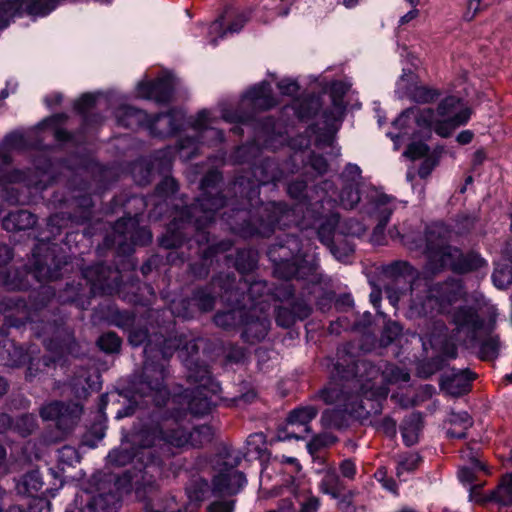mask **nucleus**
I'll use <instances>...</instances> for the list:
<instances>
[{
	"mask_svg": "<svg viewBox=\"0 0 512 512\" xmlns=\"http://www.w3.org/2000/svg\"><path fill=\"white\" fill-rule=\"evenodd\" d=\"M306 188L307 184L304 180H295L289 183L287 192L291 198L301 201L305 198Z\"/></svg>",
	"mask_w": 512,
	"mask_h": 512,
	"instance_id": "8fccbe9b",
	"label": "nucleus"
},
{
	"mask_svg": "<svg viewBox=\"0 0 512 512\" xmlns=\"http://www.w3.org/2000/svg\"><path fill=\"white\" fill-rule=\"evenodd\" d=\"M320 507V501L316 497H309L301 504L299 512H317Z\"/></svg>",
	"mask_w": 512,
	"mask_h": 512,
	"instance_id": "338daca9",
	"label": "nucleus"
},
{
	"mask_svg": "<svg viewBox=\"0 0 512 512\" xmlns=\"http://www.w3.org/2000/svg\"><path fill=\"white\" fill-rule=\"evenodd\" d=\"M170 415L154 426H144L133 436V442L142 448H153L162 458H170L183 448H199L213 439V429L207 424L189 427L182 408L170 405Z\"/></svg>",
	"mask_w": 512,
	"mask_h": 512,
	"instance_id": "20e7f679",
	"label": "nucleus"
},
{
	"mask_svg": "<svg viewBox=\"0 0 512 512\" xmlns=\"http://www.w3.org/2000/svg\"><path fill=\"white\" fill-rule=\"evenodd\" d=\"M410 309L418 316H433L434 313L450 314L453 303L465 296V290L460 280L450 279L437 283L424 291V296L414 294L412 287Z\"/></svg>",
	"mask_w": 512,
	"mask_h": 512,
	"instance_id": "1a4fd4ad",
	"label": "nucleus"
},
{
	"mask_svg": "<svg viewBox=\"0 0 512 512\" xmlns=\"http://www.w3.org/2000/svg\"><path fill=\"white\" fill-rule=\"evenodd\" d=\"M374 214L378 220V223L373 231V236L383 234L393 211L396 209L397 200L384 193H377L373 199Z\"/></svg>",
	"mask_w": 512,
	"mask_h": 512,
	"instance_id": "412c9836",
	"label": "nucleus"
},
{
	"mask_svg": "<svg viewBox=\"0 0 512 512\" xmlns=\"http://www.w3.org/2000/svg\"><path fill=\"white\" fill-rule=\"evenodd\" d=\"M209 33L212 34H218L220 38L225 37L227 32V27L225 28V16L221 15L219 18H217L214 22L211 23L209 27Z\"/></svg>",
	"mask_w": 512,
	"mask_h": 512,
	"instance_id": "680f3d73",
	"label": "nucleus"
},
{
	"mask_svg": "<svg viewBox=\"0 0 512 512\" xmlns=\"http://www.w3.org/2000/svg\"><path fill=\"white\" fill-rule=\"evenodd\" d=\"M222 117L228 122L246 123L252 118V115H244L238 112L230 113L228 111H224Z\"/></svg>",
	"mask_w": 512,
	"mask_h": 512,
	"instance_id": "69168bd1",
	"label": "nucleus"
},
{
	"mask_svg": "<svg viewBox=\"0 0 512 512\" xmlns=\"http://www.w3.org/2000/svg\"><path fill=\"white\" fill-rule=\"evenodd\" d=\"M254 307L245 306V316L242 318L241 327L243 328L241 337L250 344L262 341L270 329V320L268 310L264 309L263 303Z\"/></svg>",
	"mask_w": 512,
	"mask_h": 512,
	"instance_id": "4468645a",
	"label": "nucleus"
},
{
	"mask_svg": "<svg viewBox=\"0 0 512 512\" xmlns=\"http://www.w3.org/2000/svg\"><path fill=\"white\" fill-rule=\"evenodd\" d=\"M377 430L382 431L387 436L396 435V421L390 417H384L375 422Z\"/></svg>",
	"mask_w": 512,
	"mask_h": 512,
	"instance_id": "4d7b16f0",
	"label": "nucleus"
},
{
	"mask_svg": "<svg viewBox=\"0 0 512 512\" xmlns=\"http://www.w3.org/2000/svg\"><path fill=\"white\" fill-rule=\"evenodd\" d=\"M232 245L233 243L230 240H223L219 243L209 245L202 252L203 261L206 262L208 259L212 258L215 254L219 252L228 251L232 247Z\"/></svg>",
	"mask_w": 512,
	"mask_h": 512,
	"instance_id": "49530a36",
	"label": "nucleus"
},
{
	"mask_svg": "<svg viewBox=\"0 0 512 512\" xmlns=\"http://www.w3.org/2000/svg\"><path fill=\"white\" fill-rule=\"evenodd\" d=\"M224 16L225 19L227 18L229 20V24L227 26L228 34L238 33L249 20V12L247 11L233 12L232 10L227 9Z\"/></svg>",
	"mask_w": 512,
	"mask_h": 512,
	"instance_id": "c9c22d12",
	"label": "nucleus"
},
{
	"mask_svg": "<svg viewBox=\"0 0 512 512\" xmlns=\"http://www.w3.org/2000/svg\"><path fill=\"white\" fill-rule=\"evenodd\" d=\"M58 460L61 463L72 465L78 461V455L73 447L64 446L58 450Z\"/></svg>",
	"mask_w": 512,
	"mask_h": 512,
	"instance_id": "6e6d98bb",
	"label": "nucleus"
},
{
	"mask_svg": "<svg viewBox=\"0 0 512 512\" xmlns=\"http://www.w3.org/2000/svg\"><path fill=\"white\" fill-rule=\"evenodd\" d=\"M319 489L322 493L331 496L333 499H338L345 492V485L336 470L328 469L320 481Z\"/></svg>",
	"mask_w": 512,
	"mask_h": 512,
	"instance_id": "bb28decb",
	"label": "nucleus"
},
{
	"mask_svg": "<svg viewBox=\"0 0 512 512\" xmlns=\"http://www.w3.org/2000/svg\"><path fill=\"white\" fill-rule=\"evenodd\" d=\"M177 183L172 177H165L155 189V197L160 199H168L177 191Z\"/></svg>",
	"mask_w": 512,
	"mask_h": 512,
	"instance_id": "79ce46f5",
	"label": "nucleus"
},
{
	"mask_svg": "<svg viewBox=\"0 0 512 512\" xmlns=\"http://www.w3.org/2000/svg\"><path fill=\"white\" fill-rule=\"evenodd\" d=\"M276 105V100L272 95L271 85L268 82H262L250 88L243 96L240 107L251 108L254 111L268 110Z\"/></svg>",
	"mask_w": 512,
	"mask_h": 512,
	"instance_id": "6ab92c4d",
	"label": "nucleus"
},
{
	"mask_svg": "<svg viewBox=\"0 0 512 512\" xmlns=\"http://www.w3.org/2000/svg\"><path fill=\"white\" fill-rule=\"evenodd\" d=\"M49 176L42 171L24 172L14 171L10 176L11 182H24L27 186H33L36 189L43 190L47 186Z\"/></svg>",
	"mask_w": 512,
	"mask_h": 512,
	"instance_id": "7c9ffc66",
	"label": "nucleus"
},
{
	"mask_svg": "<svg viewBox=\"0 0 512 512\" xmlns=\"http://www.w3.org/2000/svg\"><path fill=\"white\" fill-rule=\"evenodd\" d=\"M440 96L436 89H431L425 86L417 87L413 92V98L419 103H430L435 101Z\"/></svg>",
	"mask_w": 512,
	"mask_h": 512,
	"instance_id": "c03bdc74",
	"label": "nucleus"
},
{
	"mask_svg": "<svg viewBox=\"0 0 512 512\" xmlns=\"http://www.w3.org/2000/svg\"><path fill=\"white\" fill-rule=\"evenodd\" d=\"M278 88L282 94L289 96L295 95L299 90L298 84L291 80H282L278 83Z\"/></svg>",
	"mask_w": 512,
	"mask_h": 512,
	"instance_id": "0e129e2a",
	"label": "nucleus"
},
{
	"mask_svg": "<svg viewBox=\"0 0 512 512\" xmlns=\"http://www.w3.org/2000/svg\"><path fill=\"white\" fill-rule=\"evenodd\" d=\"M121 347V339L114 332L102 334L98 338V348L106 353L119 352Z\"/></svg>",
	"mask_w": 512,
	"mask_h": 512,
	"instance_id": "4c0bfd02",
	"label": "nucleus"
},
{
	"mask_svg": "<svg viewBox=\"0 0 512 512\" xmlns=\"http://www.w3.org/2000/svg\"><path fill=\"white\" fill-rule=\"evenodd\" d=\"M179 149L182 158H192L197 150L196 141L193 138L181 139Z\"/></svg>",
	"mask_w": 512,
	"mask_h": 512,
	"instance_id": "5fc2aeb1",
	"label": "nucleus"
},
{
	"mask_svg": "<svg viewBox=\"0 0 512 512\" xmlns=\"http://www.w3.org/2000/svg\"><path fill=\"white\" fill-rule=\"evenodd\" d=\"M438 160L439 153L437 152H433L432 154L426 156L418 169V175L421 178H426L437 165Z\"/></svg>",
	"mask_w": 512,
	"mask_h": 512,
	"instance_id": "de8ad7c7",
	"label": "nucleus"
},
{
	"mask_svg": "<svg viewBox=\"0 0 512 512\" xmlns=\"http://www.w3.org/2000/svg\"><path fill=\"white\" fill-rule=\"evenodd\" d=\"M95 96L94 94H84L75 103V109L83 115H86L90 110L94 108Z\"/></svg>",
	"mask_w": 512,
	"mask_h": 512,
	"instance_id": "603ef678",
	"label": "nucleus"
},
{
	"mask_svg": "<svg viewBox=\"0 0 512 512\" xmlns=\"http://www.w3.org/2000/svg\"><path fill=\"white\" fill-rule=\"evenodd\" d=\"M120 500L116 493L98 495V512H117Z\"/></svg>",
	"mask_w": 512,
	"mask_h": 512,
	"instance_id": "a19ab883",
	"label": "nucleus"
},
{
	"mask_svg": "<svg viewBox=\"0 0 512 512\" xmlns=\"http://www.w3.org/2000/svg\"><path fill=\"white\" fill-rule=\"evenodd\" d=\"M422 429V417L419 413H411L407 416L401 426L403 441L407 446H412L418 442L419 434Z\"/></svg>",
	"mask_w": 512,
	"mask_h": 512,
	"instance_id": "cd10ccee",
	"label": "nucleus"
},
{
	"mask_svg": "<svg viewBox=\"0 0 512 512\" xmlns=\"http://www.w3.org/2000/svg\"><path fill=\"white\" fill-rule=\"evenodd\" d=\"M72 344V342H69L62 345L51 341L49 344H47V350L53 355V359L51 357L44 356L42 359V365L44 367H49L50 363L55 362L56 357L60 358L63 355L64 351L73 354Z\"/></svg>",
	"mask_w": 512,
	"mask_h": 512,
	"instance_id": "58836bf2",
	"label": "nucleus"
},
{
	"mask_svg": "<svg viewBox=\"0 0 512 512\" xmlns=\"http://www.w3.org/2000/svg\"><path fill=\"white\" fill-rule=\"evenodd\" d=\"M104 268L98 263V293L102 292L104 294H112L117 291L120 286V274L118 271H111L110 279L105 281L103 279Z\"/></svg>",
	"mask_w": 512,
	"mask_h": 512,
	"instance_id": "473e14b6",
	"label": "nucleus"
},
{
	"mask_svg": "<svg viewBox=\"0 0 512 512\" xmlns=\"http://www.w3.org/2000/svg\"><path fill=\"white\" fill-rule=\"evenodd\" d=\"M58 0H6L0 5V29L25 5L30 14L46 15L55 8Z\"/></svg>",
	"mask_w": 512,
	"mask_h": 512,
	"instance_id": "f3484780",
	"label": "nucleus"
},
{
	"mask_svg": "<svg viewBox=\"0 0 512 512\" xmlns=\"http://www.w3.org/2000/svg\"><path fill=\"white\" fill-rule=\"evenodd\" d=\"M212 484V491L215 496L233 495L246 484V477L242 472L231 466L215 475Z\"/></svg>",
	"mask_w": 512,
	"mask_h": 512,
	"instance_id": "a211bd4d",
	"label": "nucleus"
},
{
	"mask_svg": "<svg viewBox=\"0 0 512 512\" xmlns=\"http://www.w3.org/2000/svg\"><path fill=\"white\" fill-rule=\"evenodd\" d=\"M411 272V266L405 261H396L388 265L385 269V273L392 277H399L409 274Z\"/></svg>",
	"mask_w": 512,
	"mask_h": 512,
	"instance_id": "09e8293b",
	"label": "nucleus"
},
{
	"mask_svg": "<svg viewBox=\"0 0 512 512\" xmlns=\"http://www.w3.org/2000/svg\"><path fill=\"white\" fill-rule=\"evenodd\" d=\"M187 366L188 379L197 384L193 389H186L182 394L174 395L171 399L167 390L168 395L162 403H156L151 396H142L139 398L142 403L144 405L153 403L156 406L169 403L171 406L184 409L186 413L188 410L194 416L210 413L219 399L220 386L211 377L206 365L190 361Z\"/></svg>",
	"mask_w": 512,
	"mask_h": 512,
	"instance_id": "0eeeda50",
	"label": "nucleus"
},
{
	"mask_svg": "<svg viewBox=\"0 0 512 512\" xmlns=\"http://www.w3.org/2000/svg\"><path fill=\"white\" fill-rule=\"evenodd\" d=\"M374 476L376 480L382 484L383 488L393 493L396 492V482L394 481L393 478L387 476V471L384 467L378 468Z\"/></svg>",
	"mask_w": 512,
	"mask_h": 512,
	"instance_id": "3c124183",
	"label": "nucleus"
},
{
	"mask_svg": "<svg viewBox=\"0 0 512 512\" xmlns=\"http://www.w3.org/2000/svg\"><path fill=\"white\" fill-rule=\"evenodd\" d=\"M318 410L314 406L300 407L292 410L287 418L288 426L301 427V431L310 432L309 423L317 416Z\"/></svg>",
	"mask_w": 512,
	"mask_h": 512,
	"instance_id": "a878e982",
	"label": "nucleus"
},
{
	"mask_svg": "<svg viewBox=\"0 0 512 512\" xmlns=\"http://www.w3.org/2000/svg\"><path fill=\"white\" fill-rule=\"evenodd\" d=\"M429 147L423 142H412L404 151V156L416 160L428 156Z\"/></svg>",
	"mask_w": 512,
	"mask_h": 512,
	"instance_id": "a18cd8bd",
	"label": "nucleus"
},
{
	"mask_svg": "<svg viewBox=\"0 0 512 512\" xmlns=\"http://www.w3.org/2000/svg\"><path fill=\"white\" fill-rule=\"evenodd\" d=\"M421 457L417 453H406L399 456L397 475L400 476L404 471H414L420 464Z\"/></svg>",
	"mask_w": 512,
	"mask_h": 512,
	"instance_id": "ea45409f",
	"label": "nucleus"
},
{
	"mask_svg": "<svg viewBox=\"0 0 512 512\" xmlns=\"http://www.w3.org/2000/svg\"><path fill=\"white\" fill-rule=\"evenodd\" d=\"M448 422L452 427L447 430V436L449 438L457 439L464 438L467 430L473 425V420L466 411H451L448 417Z\"/></svg>",
	"mask_w": 512,
	"mask_h": 512,
	"instance_id": "393cba45",
	"label": "nucleus"
},
{
	"mask_svg": "<svg viewBox=\"0 0 512 512\" xmlns=\"http://www.w3.org/2000/svg\"><path fill=\"white\" fill-rule=\"evenodd\" d=\"M128 339L133 346L146 343L144 347L146 360L142 373L131 384L132 398L138 403L140 397L151 396L156 403H162L168 395L165 383L168 371L164 362L178 349L196 353V344L188 342L183 335L166 338L162 334L155 333L149 336L148 331L143 328H132Z\"/></svg>",
	"mask_w": 512,
	"mask_h": 512,
	"instance_id": "7ed1b4c3",
	"label": "nucleus"
},
{
	"mask_svg": "<svg viewBox=\"0 0 512 512\" xmlns=\"http://www.w3.org/2000/svg\"><path fill=\"white\" fill-rule=\"evenodd\" d=\"M242 285L243 287L241 289L247 288L246 296L250 301V304L248 305V303L245 302V296H243V305H246V307H254L256 305L259 307L258 304L262 302L264 309L269 310L270 298H275L279 301H286L294 295V289L288 282L275 287L273 291L264 280L249 282V280L245 279Z\"/></svg>",
	"mask_w": 512,
	"mask_h": 512,
	"instance_id": "ddd939ff",
	"label": "nucleus"
},
{
	"mask_svg": "<svg viewBox=\"0 0 512 512\" xmlns=\"http://www.w3.org/2000/svg\"><path fill=\"white\" fill-rule=\"evenodd\" d=\"M209 512H233V502L225 501V502H214L209 508Z\"/></svg>",
	"mask_w": 512,
	"mask_h": 512,
	"instance_id": "774afa93",
	"label": "nucleus"
},
{
	"mask_svg": "<svg viewBox=\"0 0 512 512\" xmlns=\"http://www.w3.org/2000/svg\"><path fill=\"white\" fill-rule=\"evenodd\" d=\"M131 173L138 185H146L151 181L152 167L147 160L140 159L133 164Z\"/></svg>",
	"mask_w": 512,
	"mask_h": 512,
	"instance_id": "f704fd0d",
	"label": "nucleus"
},
{
	"mask_svg": "<svg viewBox=\"0 0 512 512\" xmlns=\"http://www.w3.org/2000/svg\"><path fill=\"white\" fill-rule=\"evenodd\" d=\"M82 407L77 403L63 404L52 402L42 407L40 414L44 420H52L63 432L68 431L77 422Z\"/></svg>",
	"mask_w": 512,
	"mask_h": 512,
	"instance_id": "dca6fc26",
	"label": "nucleus"
},
{
	"mask_svg": "<svg viewBox=\"0 0 512 512\" xmlns=\"http://www.w3.org/2000/svg\"><path fill=\"white\" fill-rule=\"evenodd\" d=\"M139 97L154 100L157 103H167L173 94V83L168 77L151 81H141L137 85Z\"/></svg>",
	"mask_w": 512,
	"mask_h": 512,
	"instance_id": "aec40b11",
	"label": "nucleus"
},
{
	"mask_svg": "<svg viewBox=\"0 0 512 512\" xmlns=\"http://www.w3.org/2000/svg\"><path fill=\"white\" fill-rule=\"evenodd\" d=\"M36 224L35 216L27 210L10 213L3 220V227L7 230H25Z\"/></svg>",
	"mask_w": 512,
	"mask_h": 512,
	"instance_id": "c85d7f7f",
	"label": "nucleus"
},
{
	"mask_svg": "<svg viewBox=\"0 0 512 512\" xmlns=\"http://www.w3.org/2000/svg\"><path fill=\"white\" fill-rule=\"evenodd\" d=\"M360 185L343 184L339 200L345 209H353L360 202Z\"/></svg>",
	"mask_w": 512,
	"mask_h": 512,
	"instance_id": "72a5a7b5",
	"label": "nucleus"
},
{
	"mask_svg": "<svg viewBox=\"0 0 512 512\" xmlns=\"http://www.w3.org/2000/svg\"><path fill=\"white\" fill-rule=\"evenodd\" d=\"M215 295L211 287L200 288L194 291L192 298L174 300L171 303V313L177 317L192 318L194 307L201 312H208L214 308Z\"/></svg>",
	"mask_w": 512,
	"mask_h": 512,
	"instance_id": "2eb2a0df",
	"label": "nucleus"
},
{
	"mask_svg": "<svg viewBox=\"0 0 512 512\" xmlns=\"http://www.w3.org/2000/svg\"><path fill=\"white\" fill-rule=\"evenodd\" d=\"M142 215L136 213L119 219L113 226V244L122 253H129L135 245L144 246L151 242L152 234L146 227H140Z\"/></svg>",
	"mask_w": 512,
	"mask_h": 512,
	"instance_id": "f8f14e48",
	"label": "nucleus"
},
{
	"mask_svg": "<svg viewBox=\"0 0 512 512\" xmlns=\"http://www.w3.org/2000/svg\"><path fill=\"white\" fill-rule=\"evenodd\" d=\"M209 111H200L192 122V126L196 130H206L209 122Z\"/></svg>",
	"mask_w": 512,
	"mask_h": 512,
	"instance_id": "e2e57ef3",
	"label": "nucleus"
},
{
	"mask_svg": "<svg viewBox=\"0 0 512 512\" xmlns=\"http://www.w3.org/2000/svg\"><path fill=\"white\" fill-rule=\"evenodd\" d=\"M492 280L498 288H505L512 281V274L507 269H495L492 274Z\"/></svg>",
	"mask_w": 512,
	"mask_h": 512,
	"instance_id": "864d4df0",
	"label": "nucleus"
},
{
	"mask_svg": "<svg viewBox=\"0 0 512 512\" xmlns=\"http://www.w3.org/2000/svg\"><path fill=\"white\" fill-rule=\"evenodd\" d=\"M245 316V306H239L229 311L218 312L214 316L215 324L224 329L232 330L238 326H241L242 318Z\"/></svg>",
	"mask_w": 512,
	"mask_h": 512,
	"instance_id": "c756f323",
	"label": "nucleus"
},
{
	"mask_svg": "<svg viewBox=\"0 0 512 512\" xmlns=\"http://www.w3.org/2000/svg\"><path fill=\"white\" fill-rule=\"evenodd\" d=\"M470 117L471 109L463 107L460 98L449 96L439 103L436 111L432 108L410 107L393 124L403 134H408L407 129L415 124L420 129H433L437 135L447 138L456 128L465 125Z\"/></svg>",
	"mask_w": 512,
	"mask_h": 512,
	"instance_id": "39448f33",
	"label": "nucleus"
},
{
	"mask_svg": "<svg viewBox=\"0 0 512 512\" xmlns=\"http://www.w3.org/2000/svg\"><path fill=\"white\" fill-rule=\"evenodd\" d=\"M339 471L343 478L354 480L357 474L356 464L352 459H345L340 463Z\"/></svg>",
	"mask_w": 512,
	"mask_h": 512,
	"instance_id": "13d9d810",
	"label": "nucleus"
},
{
	"mask_svg": "<svg viewBox=\"0 0 512 512\" xmlns=\"http://www.w3.org/2000/svg\"><path fill=\"white\" fill-rule=\"evenodd\" d=\"M117 124L128 129L145 128L150 135L165 137L175 134L180 128L176 113L169 111L154 116L130 105H121L115 110Z\"/></svg>",
	"mask_w": 512,
	"mask_h": 512,
	"instance_id": "9b49d317",
	"label": "nucleus"
},
{
	"mask_svg": "<svg viewBox=\"0 0 512 512\" xmlns=\"http://www.w3.org/2000/svg\"><path fill=\"white\" fill-rule=\"evenodd\" d=\"M268 257L274 263V273L282 279H308L314 276L317 262L302 251L298 237L287 235L269 247Z\"/></svg>",
	"mask_w": 512,
	"mask_h": 512,
	"instance_id": "6e6552de",
	"label": "nucleus"
},
{
	"mask_svg": "<svg viewBox=\"0 0 512 512\" xmlns=\"http://www.w3.org/2000/svg\"><path fill=\"white\" fill-rule=\"evenodd\" d=\"M450 233L448 227L441 222L426 227L424 254L427 258V268L431 272L450 267L454 272L468 273L487 264L478 253L464 254L458 248L450 246Z\"/></svg>",
	"mask_w": 512,
	"mask_h": 512,
	"instance_id": "423d86ee",
	"label": "nucleus"
},
{
	"mask_svg": "<svg viewBox=\"0 0 512 512\" xmlns=\"http://www.w3.org/2000/svg\"><path fill=\"white\" fill-rule=\"evenodd\" d=\"M475 374L468 369L452 372L443 380V388L453 396H460L470 390Z\"/></svg>",
	"mask_w": 512,
	"mask_h": 512,
	"instance_id": "5701e85b",
	"label": "nucleus"
},
{
	"mask_svg": "<svg viewBox=\"0 0 512 512\" xmlns=\"http://www.w3.org/2000/svg\"><path fill=\"white\" fill-rule=\"evenodd\" d=\"M356 495V492L349 490L347 493H342L341 497L338 498V507L343 512H354L355 508L352 504V499Z\"/></svg>",
	"mask_w": 512,
	"mask_h": 512,
	"instance_id": "bf43d9fd",
	"label": "nucleus"
},
{
	"mask_svg": "<svg viewBox=\"0 0 512 512\" xmlns=\"http://www.w3.org/2000/svg\"><path fill=\"white\" fill-rule=\"evenodd\" d=\"M282 172L272 159H263L254 164L251 177L240 175L231 184L229 190L238 197L225 201L223 197L214 195L222 175L218 170H210L201 181L202 194L196 201L181 209L176 208L173 220L167 232L160 238V246L166 249L177 248L192 232L198 246L210 243L209 233L205 229L215 221L220 209L229 229L243 238L269 237L276 228L289 226L293 221L294 212L283 202L263 203L260 200V186L278 181Z\"/></svg>",
	"mask_w": 512,
	"mask_h": 512,
	"instance_id": "f257e3e1",
	"label": "nucleus"
},
{
	"mask_svg": "<svg viewBox=\"0 0 512 512\" xmlns=\"http://www.w3.org/2000/svg\"><path fill=\"white\" fill-rule=\"evenodd\" d=\"M512 465V451L509 459ZM497 500L502 505H511L512 504V473L506 475L503 478L502 484L499 486L496 492Z\"/></svg>",
	"mask_w": 512,
	"mask_h": 512,
	"instance_id": "e433bc0d",
	"label": "nucleus"
},
{
	"mask_svg": "<svg viewBox=\"0 0 512 512\" xmlns=\"http://www.w3.org/2000/svg\"><path fill=\"white\" fill-rule=\"evenodd\" d=\"M340 177L343 184L360 185L361 169L358 165L350 163L346 165Z\"/></svg>",
	"mask_w": 512,
	"mask_h": 512,
	"instance_id": "37998d69",
	"label": "nucleus"
},
{
	"mask_svg": "<svg viewBox=\"0 0 512 512\" xmlns=\"http://www.w3.org/2000/svg\"><path fill=\"white\" fill-rule=\"evenodd\" d=\"M378 376L389 383L408 382L410 374L396 365L389 364L382 374L367 361L349 364L347 369L339 361L335 364L332 381L319 391V397L325 404L334 405L333 409L323 412L321 420L324 425L341 429L347 425L349 418L361 419L369 414L364 400L370 397L386 398L387 389H375L372 380Z\"/></svg>",
	"mask_w": 512,
	"mask_h": 512,
	"instance_id": "f03ea898",
	"label": "nucleus"
},
{
	"mask_svg": "<svg viewBox=\"0 0 512 512\" xmlns=\"http://www.w3.org/2000/svg\"><path fill=\"white\" fill-rule=\"evenodd\" d=\"M311 307L304 300H296L291 308L279 306L275 311V320L277 325L283 328H289L297 320H304L310 316Z\"/></svg>",
	"mask_w": 512,
	"mask_h": 512,
	"instance_id": "4be33fe9",
	"label": "nucleus"
},
{
	"mask_svg": "<svg viewBox=\"0 0 512 512\" xmlns=\"http://www.w3.org/2000/svg\"><path fill=\"white\" fill-rule=\"evenodd\" d=\"M339 220H340V217L338 214H332L324 223H322L320 225L319 229L317 230V235H318L320 241L323 244L330 246V250H331L332 254L337 259H341L342 256H347L348 253L352 252V249L349 247L344 252V254H341L339 252L338 247H336L335 245L332 244V234H333L336 226L338 225Z\"/></svg>",
	"mask_w": 512,
	"mask_h": 512,
	"instance_id": "b1692460",
	"label": "nucleus"
},
{
	"mask_svg": "<svg viewBox=\"0 0 512 512\" xmlns=\"http://www.w3.org/2000/svg\"><path fill=\"white\" fill-rule=\"evenodd\" d=\"M310 165L319 175L324 174L328 169V162L322 155L312 154Z\"/></svg>",
	"mask_w": 512,
	"mask_h": 512,
	"instance_id": "052dcab7",
	"label": "nucleus"
},
{
	"mask_svg": "<svg viewBox=\"0 0 512 512\" xmlns=\"http://www.w3.org/2000/svg\"><path fill=\"white\" fill-rule=\"evenodd\" d=\"M452 322L458 331H465L467 336L476 340L486 336L482 340L479 355L482 360H493L499 354V337L491 334L495 325V316L485 323L476 311L471 307H460L452 313Z\"/></svg>",
	"mask_w": 512,
	"mask_h": 512,
	"instance_id": "9d476101",
	"label": "nucleus"
},
{
	"mask_svg": "<svg viewBox=\"0 0 512 512\" xmlns=\"http://www.w3.org/2000/svg\"><path fill=\"white\" fill-rule=\"evenodd\" d=\"M257 261L258 258L255 251L242 249L237 252L235 267L240 273L245 274L256 267Z\"/></svg>",
	"mask_w": 512,
	"mask_h": 512,
	"instance_id": "2f4dec72",
	"label": "nucleus"
}]
</instances>
